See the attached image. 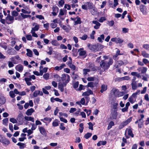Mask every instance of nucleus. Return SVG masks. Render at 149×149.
I'll return each mask as SVG.
<instances>
[{
    "label": "nucleus",
    "instance_id": "nucleus-1",
    "mask_svg": "<svg viewBox=\"0 0 149 149\" xmlns=\"http://www.w3.org/2000/svg\"><path fill=\"white\" fill-rule=\"evenodd\" d=\"M87 46L92 52H97L103 48L102 45L100 44L90 45L88 43Z\"/></svg>",
    "mask_w": 149,
    "mask_h": 149
},
{
    "label": "nucleus",
    "instance_id": "nucleus-2",
    "mask_svg": "<svg viewBox=\"0 0 149 149\" xmlns=\"http://www.w3.org/2000/svg\"><path fill=\"white\" fill-rule=\"evenodd\" d=\"M33 27L32 28L31 33L32 34V36L33 37L38 38V36L35 32L36 31H38L40 28V25L34 22L32 24Z\"/></svg>",
    "mask_w": 149,
    "mask_h": 149
},
{
    "label": "nucleus",
    "instance_id": "nucleus-3",
    "mask_svg": "<svg viewBox=\"0 0 149 149\" xmlns=\"http://www.w3.org/2000/svg\"><path fill=\"white\" fill-rule=\"evenodd\" d=\"M61 80L63 83L65 84V85H66L70 80V77L68 74H63L62 76Z\"/></svg>",
    "mask_w": 149,
    "mask_h": 149
},
{
    "label": "nucleus",
    "instance_id": "nucleus-4",
    "mask_svg": "<svg viewBox=\"0 0 149 149\" xmlns=\"http://www.w3.org/2000/svg\"><path fill=\"white\" fill-rule=\"evenodd\" d=\"M78 52L79 53V56H81L83 58H85L87 56L86 52L85 50H84L83 48H80L78 50Z\"/></svg>",
    "mask_w": 149,
    "mask_h": 149
},
{
    "label": "nucleus",
    "instance_id": "nucleus-5",
    "mask_svg": "<svg viewBox=\"0 0 149 149\" xmlns=\"http://www.w3.org/2000/svg\"><path fill=\"white\" fill-rule=\"evenodd\" d=\"M6 23L8 24H12L14 21V17L13 16L8 14L6 18Z\"/></svg>",
    "mask_w": 149,
    "mask_h": 149
},
{
    "label": "nucleus",
    "instance_id": "nucleus-6",
    "mask_svg": "<svg viewBox=\"0 0 149 149\" xmlns=\"http://www.w3.org/2000/svg\"><path fill=\"white\" fill-rule=\"evenodd\" d=\"M136 79L135 77H134L133 79L131 80V85L132 89L133 90H135L137 88V81H136Z\"/></svg>",
    "mask_w": 149,
    "mask_h": 149
},
{
    "label": "nucleus",
    "instance_id": "nucleus-7",
    "mask_svg": "<svg viewBox=\"0 0 149 149\" xmlns=\"http://www.w3.org/2000/svg\"><path fill=\"white\" fill-rule=\"evenodd\" d=\"M127 134L128 135L131 136L132 137H134V134L132 133V130L130 129H127L125 131V134L127 139H129L130 138V137L127 135Z\"/></svg>",
    "mask_w": 149,
    "mask_h": 149
},
{
    "label": "nucleus",
    "instance_id": "nucleus-8",
    "mask_svg": "<svg viewBox=\"0 0 149 149\" xmlns=\"http://www.w3.org/2000/svg\"><path fill=\"white\" fill-rule=\"evenodd\" d=\"M38 129L40 133L42 135L44 136H46L47 132L44 127L38 126Z\"/></svg>",
    "mask_w": 149,
    "mask_h": 149
},
{
    "label": "nucleus",
    "instance_id": "nucleus-9",
    "mask_svg": "<svg viewBox=\"0 0 149 149\" xmlns=\"http://www.w3.org/2000/svg\"><path fill=\"white\" fill-rule=\"evenodd\" d=\"M67 12L66 10L61 9L60 10L59 14L58 15V17L62 20H63L64 19V18L62 16L65 14Z\"/></svg>",
    "mask_w": 149,
    "mask_h": 149
},
{
    "label": "nucleus",
    "instance_id": "nucleus-10",
    "mask_svg": "<svg viewBox=\"0 0 149 149\" xmlns=\"http://www.w3.org/2000/svg\"><path fill=\"white\" fill-rule=\"evenodd\" d=\"M132 117H130L127 119L125 121L121 123L120 126H121V128H123L125 126L128 124L132 120Z\"/></svg>",
    "mask_w": 149,
    "mask_h": 149
},
{
    "label": "nucleus",
    "instance_id": "nucleus-11",
    "mask_svg": "<svg viewBox=\"0 0 149 149\" xmlns=\"http://www.w3.org/2000/svg\"><path fill=\"white\" fill-rule=\"evenodd\" d=\"M137 70L141 74H145L147 70V68L144 67H140L137 68Z\"/></svg>",
    "mask_w": 149,
    "mask_h": 149
},
{
    "label": "nucleus",
    "instance_id": "nucleus-12",
    "mask_svg": "<svg viewBox=\"0 0 149 149\" xmlns=\"http://www.w3.org/2000/svg\"><path fill=\"white\" fill-rule=\"evenodd\" d=\"M100 65L101 66L102 68H103L104 70L108 69L109 67V65L107 64V62L104 61V60L101 61Z\"/></svg>",
    "mask_w": 149,
    "mask_h": 149
},
{
    "label": "nucleus",
    "instance_id": "nucleus-13",
    "mask_svg": "<svg viewBox=\"0 0 149 149\" xmlns=\"http://www.w3.org/2000/svg\"><path fill=\"white\" fill-rule=\"evenodd\" d=\"M111 40L112 42H114L116 43H122L123 40L119 38H114L111 39Z\"/></svg>",
    "mask_w": 149,
    "mask_h": 149
},
{
    "label": "nucleus",
    "instance_id": "nucleus-14",
    "mask_svg": "<svg viewBox=\"0 0 149 149\" xmlns=\"http://www.w3.org/2000/svg\"><path fill=\"white\" fill-rule=\"evenodd\" d=\"M39 69L40 75L42 76L43 75L44 73H45L47 72L48 68L47 67H45L43 68V66L41 65Z\"/></svg>",
    "mask_w": 149,
    "mask_h": 149
},
{
    "label": "nucleus",
    "instance_id": "nucleus-15",
    "mask_svg": "<svg viewBox=\"0 0 149 149\" xmlns=\"http://www.w3.org/2000/svg\"><path fill=\"white\" fill-rule=\"evenodd\" d=\"M118 115V113L117 112V110H115L114 111L111 112L110 118L112 119H116L117 118Z\"/></svg>",
    "mask_w": 149,
    "mask_h": 149
},
{
    "label": "nucleus",
    "instance_id": "nucleus-16",
    "mask_svg": "<svg viewBox=\"0 0 149 149\" xmlns=\"http://www.w3.org/2000/svg\"><path fill=\"white\" fill-rule=\"evenodd\" d=\"M139 9L143 15H146L147 14V12L145 9V7L143 5H141L139 6Z\"/></svg>",
    "mask_w": 149,
    "mask_h": 149
},
{
    "label": "nucleus",
    "instance_id": "nucleus-17",
    "mask_svg": "<svg viewBox=\"0 0 149 149\" xmlns=\"http://www.w3.org/2000/svg\"><path fill=\"white\" fill-rule=\"evenodd\" d=\"M52 9L53 12L52 13V14L54 16L56 15L58 11V8L57 6H53Z\"/></svg>",
    "mask_w": 149,
    "mask_h": 149
},
{
    "label": "nucleus",
    "instance_id": "nucleus-18",
    "mask_svg": "<svg viewBox=\"0 0 149 149\" xmlns=\"http://www.w3.org/2000/svg\"><path fill=\"white\" fill-rule=\"evenodd\" d=\"M16 70L19 72H22L24 68V67L21 64H18L15 67Z\"/></svg>",
    "mask_w": 149,
    "mask_h": 149
},
{
    "label": "nucleus",
    "instance_id": "nucleus-19",
    "mask_svg": "<svg viewBox=\"0 0 149 149\" xmlns=\"http://www.w3.org/2000/svg\"><path fill=\"white\" fill-rule=\"evenodd\" d=\"M39 95L42 96L43 95V93L42 91L37 90L35 91L33 93V96L34 97H37Z\"/></svg>",
    "mask_w": 149,
    "mask_h": 149
},
{
    "label": "nucleus",
    "instance_id": "nucleus-20",
    "mask_svg": "<svg viewBox=\"0 0 149 149\" xmlns=\"http://www.w3.org/2000/svg\"><path fill=\"white\" fill-rule=\"evenodd\" d=\"M65 84L63 83H62L61 82H60L58 84V88L61 92H63L64 91V87L66 85H64Z\"/></svg>",
    "mask_w": 149,
    "mask_h": 149
},
{
    "label": "nucleus",
    "instance_id": "nucleus-21",
    "mask_svg": "<svg viewBox=\"0 0 149 149\" xmlns=\"http://www.w3.org/2000/svg\"><path fill=\"white\" fill-rule=\"evenodd\" d=\"M65 66L64 64H61L60 66H56L54 68V70H55L59 71L63 69Z\"/></svg>",
    "mask_w": 149,
    "mask_h": 149
},
{
    "label": "nucleus",
    "instance_id": "nucleus-22",
    "mask_svg": "<svg viewBox=\"0 0 149 149\" xmlns=\"http://www.w3.org/2000/svg\"><path fill=\"white\" fill-rule=\"evenodd\" d=\"M92 23L94 24H95V25L94 26V28L95 29H97L100 28V27L101 25V24L99 23L97 21H93Z\"/></svg>",
    "mask_w": 149,
    "mask_h": 149
},
{
    "label": "nucleus",
    "instance_id": "nucleus-23",
    "mask_svg": "<svg viewBox=\"0 0 149 149\" xmlns=\"http://www.w3.org/2000/svg\"><path fill=\"white\" fill-rule=\"evenodd\" d=\"M76 104L79 105L80 107H81V104L84 105L85 104V100L84 98H82L80 102L77 101L76 102Z\"/></svg>",
    "mask_w": 149,
    "mask_h": 149
},
{
    "label": "nucleus",
    "instance_id": "nucleus-24",
    "mask_svg": "<svg viewBox=\"0 0 149 149\" xmlns=\"http://www.w3.org/2000/svg\"><path fill=\"white\" fill-rule=\"evenodd\" d=\"M74 25H76L78 24H80L81 23V20L80 18L79 17H77L74 18Z\"/></svg>",
    "mask_w": 149,
    "mask_h": 149
},
{
    "label": "nucleus",
    "instance_id": "nucleus-25",
    "mask_svg": "<svg viewBox=\"0 0 149 149\" xmlns=\"http://www.w3.org/2000/svg\"><path fill=\"white\" fill-rule=\"evenodd\" d=\"M60 26L66 32H68L69 30L71 29V28L68 25V26L69 28L67 27L65 25H64L61 24L60 25Z\"/></svg>",
    "mask_w": 149,
    "mask_h": 149
},
{
    "label": "nucleus",
    "instance_id": "nucleus-26",
    "mask_svg": "<svg viewBox=\"0 0 149 149\" xmlns=\"http://www.w3.org/2000/svg\"><path fill=\"white\" fill-rule=\"evenodd\" d=\"M34 112V110L33 108H31L27 110L26 112V114L28 116H31L32 113Z\"/></svg>",
    "mask_w": 149,
    "mask_h": 149
},
{
    "label": "nucleus",
    "instance_id": "nucleus-27",
    "mask_svg": "<svg viewBox=\"0 0 149 149\" xmlns=\"http://www.w3.org/2000/svg\"><path fill=\"white\" fill-rule=\"evenodd\" d=\"M1 143L6 146H8L10 143L9 141L5 137L3 139Z\"/></svg>",
    "mask_w": 149,
    "mask_h": 149
},
{
    "label": "nucleus",
    "instance_id": "nucleus-28",
    "mask_svg": "<svg viewBox=\"0 0 149 149\" xmlns=\"http://www.w3.org/2000/svg\"><path fill=\"white\" fill-rule=\"evenodd\" d=\"M124 63L122 61H117L116 63L115 66L116 68H118L119 67L124 64Z\"/></svg>",
    "mask_w": 149,
    "mask_h": 149
},
{
    "label": "nucleus",
    "instance_id": "nucleus-29",
    "mask_svg": "<svg viewBox=\"0 0 149 149\" xmlns=\"http://www.w3.org/2000/svg\"><path fill=\"white\" fill-rule=\"evenodd\" d=\"M30 74L28 72H26L25 74H24V76L29 77L31 79H36V77L34 75H30Z\"/></svg>",
    "mask_w": 149,
    "mask_h": 149
},
{
    "label": "nucleus",
    "instance_id": "nucleus-30",
    "mask_svg": "<svg viewBox=\"0 0 149 149\" xmlns=\"http://www.w3.org/2000/svg\"><path fill=\"white\" fill-rule=\"evenodd\" d=\"M93 92L91 90H88L87 91L83 93L82 95L84 96H88L91 94H93Z\"/></svg>",
    "mask_w": 149,
    "mask_h": 149
},
{
    "label": "nucleus",
    "instance_id": "nucleus-31",
    "mask_svg": "<svg viewBox=\"0 0 149 149\" xmlns=\"http://www.w3.org/2000/svg\"><path fill=\"white\" fill-rule=\"evenodd\" d=\"M17 145L19 146V148L20 149H23L26 146V145L25 143L21 142L18 143Z\"/></svg>",
    "mask_w": 149,
    "mask_h": 149
},
{
    "label": "nucleus",
    "instance_id": "nucleus-32",
    "mask_svg": "<svg viewBox=\"0 0 149 149\" xmlns=\"http://www.w3.org/2000/svg\"><path fill=\"white\" fill-rule=\"evenodd\" d=\"M101 89L100 90V92L101 93H103L104 91H106L107 88V86L106 85L104 84H102L101 87Z\"/></svg>",
    "mask_w": 149,
    "mask_h": 149
},
{
    "label": "nucleus",
    "instance_id": "nucleus-33",
    "mask_svg": "<svg viewBox=\"0 0 149 149\" xmlns=\"http://www.w3.org/2000/svg\"><path fill=\"white\" fill-rule=\"evenodd\" d=\"M23 114L22 113H20L18 115L17 119L19 121H22L23 120Z\"/></svg>",
    "mask_w": 149,
    "mask_h": 149
},
{
    "label": "nucleus",
    "instance_id": "nucleus-34",
    "mask_svg": "<svg viewBox=\"0 0 149 149\" xmlns=\"http://www.w3.org/2000/svg\"><path fill=\"white\" fill-rule=\"evenodd\" d=\"M24 119L26 120L30 121L33 122H34V118L33 117H32L31 116H25L24 118Z\"/></svg>",
    "mask_w": 149,
    "mask_h": 149
},
{
    "label": "nucleus",
    "instance_id": "nucleus-35",
    "mask_svg": "<svg viewBox=\"0 0 149 149\" xmlns=\"http://www.w3.org/2000/svg\"><path fill=\"white\" fill-rule=\"evenodd\" d=\"M26 51L27 53L26 54V55L29 57H31L33 56V52L31 50L29 49H27Z\"/></svg>",
    "mask_w": 149,
    "mask_h": 149
},
{
    "label": "nucleus",
    "instance_id": "nucleus-36",
    "mask_svg": "<svg viewBox=\"0 0 149 149\" xmlns=\"http://www.w3.org/2000/svg\"><path fill=\"white\" fill-rule=\"evenodd\" d=\"M86 5L88 7V9H91L93 8V4L90 2H86Z\"/></svg>",
    "mask_w": 149,
    "mask_h": 149
},
{
    "label": "nucleus",
    "instance_id": "nucleus-37",
    "mask_svg": "<svg viewBox=\"0 0 149 149\" xmlns=\"http://www.w3.org/2000/svg\"><path fill=\"white\" fill-rule=\"evenodd\" d=\"M0 46L4 48L5 50L7 49V44L6 43L2 42L0 43Z\"/></svg>",
    "mask_w": 149,
    "mask_h": 149
},
{
    "label": "nucleus",
    "instance_id": "nucleus-38",
    "mask_svg": "<svg viewBox=\"0 0 149 149\" xmlns=\"http://www.w3.org/2000/svg\"><path fill=\"white\" fill-rule=\"evenodd\" d=\"M51 44L54 46H57L59 45V44L56 40H54L51 42Z\"/></svg>",
    "mask_w": 149,
    "mask_h": 149
},
{
    "label": "nucleus",
    "instance_id": "nucleus-39",
    "mask_svg": "<svg viewBox=\"0 0 149 149\" xmlns=\"http://www.w3.org/2000/svg\"><path fill=\"white\" fill-rule=\"evenodd\" d=\"M6 99L3 96H1L0 97V103L1 104H3L6 102Z\"/></svg>",
    "mask_w": 149,
    "mask_h": 149
},
{
    "label": "nucleus",
    "instance_id": "nucleus-40",
    "mask_svg": "<svg viewBox=\"0 0 149 149\" xmlns=\"http://www.w3.org/2000/svg\"><path fill=\"white\" fill-rule=\"evenodd\" d=\"M3 124L6 126L8 125V118H5L3 120Z\"/></svg>",
    "mask_w": 149,
    "mask_h": 149
},
{
    "label": "nucleus",
    "instance_id": "nucleus-41",
    "mask_svg": "<svg viewBox=\"0 0 149 149\" xmlns=\"http://www.w3.org/2000/svg\"><path fill=\"white\" fill-rule=\"evenodd\" d=\"M142 47L144 49L147 50H149V44H143L142 45Z\"/></svg>",
    "mask_w": 149,
    "mask_h": 149
},
{
    "label": "nucleus",
    "instance_id": "nucleus-42",
    "mask_svg": "<svg viewBox=\"0 0 149 149\" xmlns=\"http://www.w3.org/2000/svg\"><path fill=\"white\" fill-rule=\"evenodd\" d=\"M142 55L145 57L148 58L149 57V54L145 51H142L141 53Z\"/></svg>",
    "mask_w": 149,
    "mask_h": 149
},
{
    "label": "nucleus",
    "instance_id": "nucleus-43",
    "mask_svg": "<svg viewBox=\"0 0 149 149\" xmlns=\"http://www.w3.org/2000/svg\"><path fill=\"white\" fill-rule=\"evenodd\" d=\"M114 125V124L113 121H111L110 122L108 126V129L109 130L111 128L112 126Z\"/></svg>",
    "mask_w": 149,
    "mask_h": 149
},
{
    "label": "nucleus",
    "instance_id": "nucleus-44",
    "mask_svg": "<svg viewBox=\"0 0 149 149\" xmlns=\"http://www.w3.org/2000/svg\"><path fill=\"white\" fill-rule=\"evenodd\" d=\"M92 135V134L88 132L84 136V138L86 139H88L89 138L91 137Z\"/></svg>",
    "mask_w": 149,
    "mask_h": 149
},
{
    "label": "nucleus",
    "instance_id": "nucleus-45",
    "mask_svg": "<svg viewBox=\"0 0 149 149\" xmlns=\"http://www.w3.org/2000/svg\"><path fill=\"white\" fill-rule=\"evenodd\" d=\"M52 125V126L54 127H56L58 125L59 123L57 121V119H56L53 122Z\"/></svg>",
    "mask_w": 149,
    "mask_h": 149
},
{
    "label": "nucleus",
    "instance_id": "nucleus-46",
    "mask_svg": "<svg viewBox=\"0 0 149 149\" xmlns=\"http://www.w3.org/2000/svg\"><path fill=\"white\" fill-rule=\"evenodd\" d=\"M88 37V36L87 35L84 34L82 36L80 37L79 38L82 40H86L87 38Z\"/></svg>",
    "mask_w": 149,
    "mask_h": 149
},
{
    "label": "nucleus",
    "instance_id": "nucleus-47",
    "mask_svg": "<svg viewBox=\"0 0 149 149\" xmlns=\"http://www.w3.org/2000/svg\"><path fill=\"white\" fill-rule=\"evenodd\" d=\"M124 94V93L123 92H120L118 91L115 96L116 97L121 96L123 95Z\"/></svg>",
    "mask_w": 149,
    "mask_h": 149
},
{
    "label": "nucleus",
    "instance_id": "nucleus-48",
    "mask_svg": "<svg viewBox=\"0 0 149 149\" xmlns=\"http://www.w3.org/2000/svg\"><path fill=\"white\" fill-rule=\"evenodd\" d=\"M83 126L84 125L82 123H81L79 124L80 128L79 129V131L81 133H82L84 129Z\"/></svg>",
    "mask_w": 149,
    "mask_h": 149
},
{
    "label": "nucleus",
    "instance_id": "nucleus-49",
    "mask_svg": "<svg viewBox=\"0 0 149 149\" xmlns=\"http://www.w3.org/2000/svg\"><path fill=\"white\" fill-rule=\"evenodd\" d=\"M142 79L145 81H147L148 80V75L145 74L144 75H143L142 76Z\"/></svg>",
    "mask_w": 149,
    "mask_h": 149
},
{
    "label": "nucleus",
    "instance_id": "nucleus-50",
    "mask_svg": "<svg viewBox=\"0 0 149 149\" xmlns=\"http://www.w3.org/2000/svg\"><path fill=\"white\" fill-rule=\"evenodd\" d=\"M118 89L115 88H113L112 89V90L111 91V92L112 93H113V94L115 96L116 94L117 93L118 91Z\"/></svg>",
    "mask_w": 149,
    "mask_h": 149
},
{
    "label": "nucleus",
    "instance_id": "nucleus-51",
    "mask_svg": "<svg viewBox=\"0 0 149 149\" xmlns=\"http://www.w3.org/2000/svg\"><path fill=\"white\" fill-rule=\"evenodd\" d=\"M91 70L90 69H84L83 70V74L86 75L88 72H90Z\"/></svg>",
    "mask_w": 149,
    "mask_h": 149
},
{
    "label": "nucleus",
    "instance_id": "nucleus-52",
    "mask_svg": "<svg viewBox=\"0 0 149 149\" xmlns=\"http://www.w3.org/2000/svg\"><path fill=\"white\" fill-rule=\"evenodd\" d=\"M104 36L103 34L101 35L100 37H98L97 40L99 42H102V40H104Z\"/></svg>",
    "mask_w": 149,
    "mask_h": 149
},
{
    "label": "nucleus",
    "instance_id": "nucleus-53",
    "mask_svg": "<svg viewBox=\"0 0 149 149\" xmlns=\"http://www.w3.org/2000/svg\"><path fill=\"white\" fill-rule=\"evenodd\" d=\"M106 20V19L105 17H101L98 20V21L101 23H102L104 21Z\"/></svg>",
    "mask_w": 149,
    "mask_h": 149
},
{
    "label": "nucleus",
    "instance_id": "nucleus-54",
    "mask_svg": "<svg viewBox=\"0 0 149 149\" xmlns=\"http://www.w3.org/2000/svg\"><path fill=\"white\" fill-rule=\"evenodd\" d=\"M10 121L13 123H17V120L14 118H11L10 119Z\"/></svg>",
    "mask_w": 149,
    "mask_h": 149
},
{
    "label": "nucleus",
    "instance_id": "nucleus-55",
    "mask_svg": "<svg viewBox=\"0 0 149 149\" xmlns=\"http://www.w3.org/2000/svg\"><path fill=\"white\" fill-rule=\"evenodd\" d=\"M22 46H23V45L22 44H20L19 46L16 45L15 47V48L16 50L18 51L21 48Z\"/></svg>",
    "mask_w": 149,
    "mask_h": 149
},
{
    "label": "nucleus",
    "instance_id": "nucleus-56",
    "mask_svg": "<svg viewBox=\"0 0 149 149\" xmlns=\"http://www.w3.org/2000/svg\"><path fill=\"white\" fill-rule=\"evenodd\" d=\"M140 90H137V91L135 93H134L132 95V96L134 97H136L137 95L140 93Z\"/></svg>",
    "mask_w": 149,
    "mask_h": 149
},
{
    "label": "nucleus",
    "instance_id": "nucleus-57",
    "mask_svg": "<svg viewBox=\"0 0 149 149\" xmlns=\"http://www.w3.org/2000/svg\"><path fill=\"white\" fill-rule=\"evenodd\" d=\"M26 37L28 40H32V37L31 34L27 35Z\"/></svg>",
    "mask_w": 149,
    "mask_h": 149
},
{
    "label": "nucleus",
    "instance_id": "nucleus-58",
    "mask_svg": "<svg viewBox=\"0 0 149 149\" xmlns=\"http://www.w3.org/2000/svg\"><path fill=\"white\" fill-rule=\"evenodd\" d=\"M65 1L64 0H61L58 2V4L61 7H62Z\"/></svg>",
    "mask_w": 149,
    "mask_h": 149
},
{
    "label": "nucleus",
    "instance_id": "nucleus-59",
    "mask_svg": "<svg viewBox=\"0 0 149 149\" xmlns=\"http://www.w3.org/2000/svg\"><path fill=\"white\" fill-rule=\"evenodd\" d=\"M79 84V83L78 81H77L74 83L73 84V87L75 89L77 88Z\"/></svg>",
    "mask_w": 149,
    "mask_h": 149
},
{
    "label": "nucleus",
    "instance_id": "nucleus-60",
    "mask_svg": "<svg viewBox=\"0 0 149 149\" xmlns=\"http://www.w3.org/2000/svg\"><path fill=\"white\" fill-rule=\"evenodd\" d=\"M64 124L63 123H61L60 124V128L62 130H64L65 129V127L64 126Z\"/></svg>",
    "mask_w": 149,
    "mask_h": 149
},
{
    "label": "nucleus",
    "instance_id": "nucleus-61",
    "mask_svg": "<svg viewBox=\"0 0 149 149\" xmlns=\"http://www.w3.org/2000/svg\"><path fill=\"white\" fill-rule=\"evenodd\" d=\"M59 117L60 120L61 121L65 123H67L68 121L66 119L64 118H63L62 117H61V116H60Z\"/></svg>",
    "mask_w": 149,
    "mask_h": 149
},
{
    "label": "nucleus",
    "instance_id": "nucleus-62",
    "mask_svg": "<svg viewBox=\"0 0 149 149\" xmlns=\"http://www.w3.org/2000/svg\"><path fill=\"white\" fill-rule=\"evenodd\" d=\"M49 77V74L48 73H46L43 75V78L46 80H47Z\"/></svg>",
    "mask_w": 149,
    "mask_h": 149
},
{
    "label": "nucleus",
    "instance_id": "nucleus-63",
    "mask_svg": "<svg viewBox=\"0 0 149 149\" xmlns=\"http://www.w3.org/2000/svg\"><path fill=\"white\" fill-rule=\"evenodd\" d=\"M88 125H89V129L91 130H93V124L91 122H89V123H88Z\"/></svg>",
    "mask_w": 149,
    "mask_h": 149
},
{
    "label": "nucleus",
    "instance_id": "nucleus-64",
    "mask_svg": "<svg viewBox=\"0 0 149 149\" xmlns=\"http://www.w3.org/2000/svg\"><path fill=\"white\" fill-rule=\"evenodd\" d=\"M45 120L47 121L48 123L50 122L52 120V119L50 118L45 117L44 118Z\"/></svg>",
    "mask_w": 149,
    "mask_h": 149
}]
</instances>
